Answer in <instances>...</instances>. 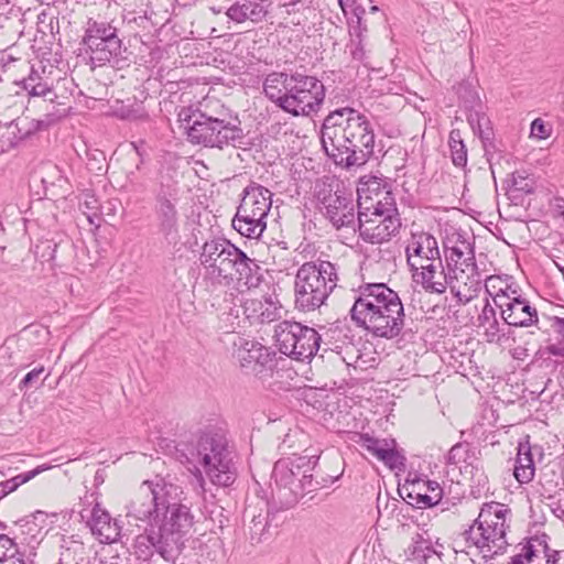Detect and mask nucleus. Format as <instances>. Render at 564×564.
I'll use <instances>...</instances> for the list:
<instances>
[{"mask_svg": "<svg viewBox=\"0 0 564 564\" xmlns=\"http://www.w3.org/2000/svg\"><path fill=\"white\" fill-rule=\"evenodd\" d=\"M535 543L539 546L543 547V552L545 553V564H555L560 553L557 551H552V554H549L550 549L544 540L539 538L529 540L521 549V553L517 554V556H521L522 560L527 561V563H532L533 558L536 557L538 550L535 547Z\"/></svg>", "mask_w": 564, "mask_h": 564, "instance_id": "nucleus-33", "label": "nucleus"}, {"mask_svg": "<svg viewBox=\"0 0 564 564\" xmlns=\"http://www.w3.org/2000/svg\"><path fill=\"white\" fill-rule=\"evenodd\" d=\"M94 536L101 543H113L120 539L121 527L117 519L96 503L91 510L90 519L87 522Z\"/></svg>", "mask_w": 564, "mask_h": 564, "instance_id": "nucleus-23", "label": "nucleus"}, {"mask_svg": "<svg viewBox=\"0 0 564 564\" xmlns=\"http://www.w3.org/2000/svg\"><path fill=\"white\" fill-rule=\"evenodd\" d=\"M370 214L371 216H376L379 218L386 217L387 214L397 216V208L393 207L392 204H382V202H378L376 205H372L370 207Z\"/></svg>", "mask_w": 564, "mask_h": 564, "instance_id": "nucleus-48", "label": "nucleus"}, {"mask_svg": "<svg viewBox=\"0 0 564 564\" xmlns=\"http://www.w3.org/2000/svg\"><path fill=\"white\" fill-rule=\"evenodd\" d=\"M562 514H564V510H561V512H558L557 518H562Z\"/></svg>", "mask_w": 564, "mask_h": 564, "instance_id": "nucleus-59", "label": "nucleus"}, {"mask_svg": "<svg viewBox=\"0 0 564 564\" xmlns=\"http://www.w3.org/2000/svg\"><path fill=\"white\" fill-rule=\"evenodd\" d=\"M550 134L551 127L547 123H545V121L542 120L541 118H536L531 122V138L543 140L549 138Z\"/></svg>", "mask_w": 564, "mask_h": 564, "instance_id": "nucleus-45", "label": "nucleus"}, {"mask_svg": "<svg viewBox=\"0 0 564 564\" xmlns=\"http://www.w3.org/2000/svg\"><path fill=\"white\" fill-rule=\"evenodd\" d=\"M414 489L419 492H424L426 489L425 480H421V479L414 480L411 482L410 488H406L408 491L414 490Z\"/></svg>", "mask_w": 564, "mask_h": 564, "instance_id": "nucleus-53", "label": "nucleus"}, {"mask_svg": "<svg viewBox=\"0 0 564 564\" xmlns=\"http://www.w3.org/2000/svg\"><path fill=\"white\" fill-rule=\"evenodd\" d=\"M512 185L516 191L532 194L534 192L535 182L527 171L522 170L512 173Z\"/></svg>", "mask_w": 564, "mask_h": 564, "instance_id": "nucleus-39", "label": "nucleus"}, {"mask_svg": "<svg viewBox=\"0 0 564 564\" xmlns=\"http://www.w3.org/2000/svg\"><path fill=\"white\" fill-rule=\"evenodd\" d=\"M368 212H358V230L364 241L370 243H382L390 240L401 227V221L395 215L387 214L378 218V225L368 221Z\"/></svg>", "mask_w": 564, "mask_h": 564, "instance_id": "nucleus-19", "label": "nucleus"}, {"mask_svg": "<svg viewBox=\"0 0 564 564\" xmlns=\"http://www.w3.org/2000/svg\"><path fill=\"white\" fill-rule=\"evenodd\" d=\"M47 123L43 120H35L29 117H20L9 124L0 138L1 152H8L17 148L21 142L30 139L36 132L46 129Z\"/></svg>", "mask_w": 564, "mask_h": 564, "instance_id": "nucleus-20", "label": "nucleus"}, {"mask_svg": "<svg viewBox=\"0 0 564 564\" xmlns=\"http://www.w3.org/2000/svg\"><path fill=\"white\" fill-rule=\"evenodd\" d=\"M359 210L361 212H368V221L373 224L375 226L378 225V218L379 217H376V216H371L370 214V207H362L361 204H359Z\"/></svg>", "mask_w": 564, "mask_h": 564, "instance_id": "nucleus-54", "label": "nucleus"}, {"mask_svg": "<svg viewBox=\"0 0 564 564\" xmlns=\"http://www.w3.org/2000/svg\"><path fill=\"white\" fill-rule=\"evenodd\" d=\"M280 317V310L271 301L263 303L258 319L260 323H271Z\"/></svg>", "mask_w": 564, "mask_h": 564, "instance_id": "nucleus-44", "label": "nucleus"}, {"mask_svg": "<svg viewBox=\"0 0 564 564\" xmlns=\"http://www.w3.org/2000/svg\"><path fill=\"white\" fill-rule=\"evenodd\" d=\"M406 497L412 500L410 503L420 509L431 508L438 503L436 496H430L427 492H419L415 489L409 490Z\"/></svg>", "mask_w": 564, "mask_h": 564, "instance_id": "nucleus-41", "label": "nucleus"}, {"mask_svg": "<svg viewBox=\"0 0 564 564\" xmlns=\"http://www.w3.org/2000/svg\"><path fill=\"white\" fill-rule=\"evenodd\" d=\"M510 513L505 505L491 501L485 503L474 524L464 532L466 542H471L481 552L496 555L508 545L506 540V516Z\"/></svg>", "mask_w": 564, "mask_h": 564, "instance_id": "nucleus-9", "label": "nucleus"}, {"mask_svg": "<svg viewBox=\"0 0 564 564\" xmlns=\"http://www.w3.org/2000/svg\"><path fill=\"white\" fill-rule=\"evenodd\" d=\"M350 308L352 322L372 337L394 339L405 324L404 306L399 294L386 283H364L356 291Z\"/></svg>", "mask_w": 564, "mask_h": 564, "instance_id": "nucleus-3", "label": "nucleus"}, {"mask_svg": "<svg viewBox=\"0 0 564 564\" xmlns=\"http://www.w3.org/2000/svg\"><path fill=\"white\" fill-rule=\"evenodd\" d=\"M412 278L430 293L443 294L447 286L451 288L453 293L455 290V286L452 285L455 276H453L449 270L445 271L441 256L438 260H431L424 263L416 272H412Z\"/></svg>", "mask_w": 564, "mask_h": 564, "instance_id": "nucleus-17", "label": "nucleus"}, {"mask_svg": "<svg viewBox=\"0 0 564 564\" xmlns=\"http://www.w3.org/2000/svg\"><path fill=\"white\" fill-rule=\"evenodd\" d=\"M359 444L390 469L401 470L405 467V457L397 451L394 440H380L369 434H362Z\"/></svg>", "mask_w": 564, "mask_h": 564, "instance_id": "nucleus-21", "label": "nucleus"}, {"mask_svg": "<svg viewBox=\"0 0 564 564\" xmlns=\"http://www.w3.org/2000/svg\"><path fill=\"white\" fill-rule=\"evenodd\" d=\"M268 514H252L249 525L250 541L252 544L261 543L268 532Z\"/></svg>", "mask_w": 564, "mask_h": 564, "instance_id": "nucleus-37", "label": "nucleus"}, {"mask_svg": "<svg viewBox=\"0 0 564 564\" xmlns=\"http://www.w3.org/2000/svg\"><path fill=\"white\" fill-rule=\"evenodd\" d=\"M326 155L346 169L361 166L373 155L376 134L368 118L351 107L330 111L321 129Z\"/></svg>", "mask_w": 564, "mask_h": 564, "instance_id": "nucleus-2", "label": "nucleus"}, {"mask_svg": "<svg viewBox=\"0 0 564 564\" xmlns=\"http://www.w3.org/2000/svg\"><path fill=\"white\" fill-rule=\"evenodd\" d=\"M241 306L243 314L248 319L258 318L263 306V302L258 299H247Z\"/></svg>", "mask_w": 564, "mask_h": 564, "instance_id": "nucleus-47", "label": "nucleus"}, {"mask_svg": "<svg viewBox=\"0 0 564 564\" xmlns=\"http://www.w3.org/2000/svg\"><path fill=\"white\" fill-rule=\"evenodd\" d=\"M551 328L555 334V340L546 346V351L564 360V317L554 316L551 318Z\"/></svg>", "mask_w": 564, "mask_h": 564, "instance_id": "nucleus-35", "label": "nucleus"}, {"mask_svg": "<svg viewBox=\"0 0 564 564\" xmlns=\"http://www.w3.org/2000/svg\"><path fill=\"white\" fill-rule=\"evenodd\" d=\"M510 564V563H509Z\"/></svg>", "mask_w": 564, "mask_h": 564, "instance_id": "nucleus-61", "label": "nucleus"}, {"mask_svg": "<svg viewBox=\"0 0 564 564\" xmlns=\"http://www.w3.org/2000/svg\"><path fill=\"white\" fill-rule=\"evenodd\" d=\"M317 198L325 217L334 227L339 229L355 225V205L350 195L341 191L333 192L330 188H323L318 192Z\"/></svg>", "mask_w": 564, "mask_h": 564, "instance_id": "nucleus-15", "label": "nucleus"}, {"mask_svg": "<svg viewBox=\"0 0 564 564\" xmlns=\"http://www.w3.org/2000/svg\"><path fill=\"white\" fill-rule=\"evenodd\" d=\"M180 119L193 144L218 149L229 145L238 148L242 144L245 135L240 121L238 118L232 119L227 111L220 112L219 116H212L199 111L188 115L183 110Z\"/></svg>", "mask_w": 564, "mask_h": 564, "instance_id": "nucleus-6", "label": "nucleus"}, {"mask_svg": "<svg viewBox=\"0 0 564 564\" xmlns=\"http://www.w3.org/2000/svg\"><path fill=\"white\" fill-rule=\"evenodd\" d=\"M527 438H529V436H527ZM535 455H539L540 458L543 457L541 446L531 445L529 440L519 443L513 475L520 484H528L533 479L535 473Z\"/></svg>", "mask_w": 564, "mask_h": 564, "instance_id": "nucleus-24", "label": "nucleus"}, {"mask_svg": "<svg viewBox=\"0 0 564 564\" xmlns=\"http://www.w3.org/2000/svg\"><path fill=\"white\" fill-rule=\"evenodd\" d=\"M494 303L500 308L501 318L509 326L529 327L539 321L536 308L516 290L497 293Z\"/></svg>", "mask_w": 564, "mask_h": 564, "instance_id": "nucleus-13", "label": "nucleus"}, {"mask_svg": "<svg viewBox=\"0 0 564 564\" xmlns=\"http://www.w3.org/2000/svg\"><path fill=\"white\" fill-rule=\"evenodd\" d=\"M48 468L50 467H47V466H39L33 470L19 474L11 479L2 481L0 484V499L10 492H13L15 489H18L19 486L28 482L29 480L34 478L36 475H39L41 471L46 470Z\"/></svg>", "mask_w": 564, "mask_h": 564, "instance_id": "nucleus-36", "label": "nucleus"}, {"mask_svg": "<svg viewBox=\"0 0 564 564\" xmlns=\"http://www.w3.org/2000/svg\"><path fill=\"white\" fill-rule=\"evenodd\" d=\"M232 227L242 236L248 238H258L262 235L267 227L265 218L259 217L258 215L246 213H237L232 219Z\"/></svg>", "mask_w": 564, "mask_h": 564, "instance_id": "nucleus-28", "label": "nucleus"}, {"mask_svg": "<svg viewBox=\"0 0 564 564\" xmlns=\"http://www.w3.org/2000/svg\"><path fill=\"white\" fill-rule=\"evenodd\" d=\"M209 514V520L213 523L210 527V531L217 533L218 531H223L229 524V512L221 506L212 505V507L207 510Z\"/></svg>", "mask_w": 564, "mask_h": 564, "instance_id": "nucleus-38", "label": "nucleus"}, {"mask_svg": "<svg viewBox=\"0 0 564 564\" xmlns=\"http://www.w3.org/2000/svg\"><path fill=\"white\" fill-rule=\"evenodd\" d=\"M467 121L480 140L484 143V149L486 155H488V162L491 164V159L489 158V145H492V129L489 127V119L485 113H480L479 111H470L467 116Z\"/></svg>", "mask_w": 564, "mask_h": 564, "instance_id": "nucleus-30", "label": "nucleus"}, {"mask_svg": "<svg viewBox=\"0 0 564 564\" xmlns=\"http://www.w3.org/2000/svg\"><path fill=\"white\" fill-rule=\"evenodd\" d=\"M44 68L40 72L32 67L29 76L22 80V86L29 95L34 97L42 96L46 100L53 102L57 95L52 90L51 83L47 77H44Z\"/></svg>", "mask_w": 564, "mask_h": 564, "instance_id": "nucleus-27", "label": "nucleus"}, {"mask_svg": "<svg viewBox=\"0 0 564 564\" xmlns=\"http://www.w3.org/2000/svg\"><path fill=\"white\" fill-rule=\"evenodd\" d=\"M446 268L458 279L457 271L464 273L466 270L476 268L475 252H468L465 250H457L454 248H444Z\"/></svg>", "mask_w": 564, "mask_h": 564, "instance_id": "nucleus-29", "label": "nucleus"}, {"mask_svg": "<svg viewBox=\"0 0 564 564\" xmlns=\"http://www.w3.org/2000/svg\"><path fill=\"white\" fill-rule=\"evenodd\" d=\"M44 367L40 366L28 372L19 383V389L22 391L35 387L40 380L41 375L44 372Z\"/></svg>", "mask_w": 564, "mask_h": 564, "instance_id": "nucleus-46", "label": "nucleus"}, {"mask_svg": "<svg viewBox=\"0 0 564 564\" xmlns=\"http://www.w3.org/2000/svg\"><path fill=\"white\" fill-rule=\"evenodd\" d=\"M408 552L413 560L424 563H426L434 554H437L431 540L425 539L420 533H416L415 536H413L412 543L408 547Z\"/></svg>", "mask_w": 564, "mask_h": 564, "instance_id": "nucleus-34", "label": "nucleus"}, {"mask_svg": "<svg viewBox=\"0 0 564 564\" xmlns=\"http://www.w3.org/2000/svg\"><path fill=\"white\" fill-rule=\"evenodd\" d=\"M455 296L458 297V301L463 304H466L469 301L468 297L462 299L459 291L455 293Z\"/></svg>", "mask_w": 564, "mask_h": 564, "instance_id": "nucleus-56", "label": "nucleus"}, {"mask_svg": "<svg viewBox=\"0 0 564 564\" xmlns=\"http://www.w3.org/2000/svg\"><path fill=\"white\" fill-rule=\"evenodd\" d=\"M19 550V545L13 539L9 538L7 534H0V563L3 562L4 558H9L8 556L15 555Z\"/></svg>", "mask_w": 564, "mask_h": 564, "instance_id": "nucleus-43", "label": "nucleus"}, {"mask_svg": "<svg viewBox=\"0 0 564 564\" xmlns=\"http://www.w3.org/2000/svg\"><path fill=\"white\" fill-rule=\"evenodd\" d=\"M9 558H4L3 562H1L0 564H26L25 563V556H24V553L21 552L20 550L17 552L15 555H12V556H8Z\"/></svg>", "mask_w": 564, "mask_h": 564, "instance_id": "nucleus-51", "label": "nucleus"}, {"mask_svg": "<svg viewBox=\"0 0 564 564\" xmlns=\"http://www.w3.org/2000/svg\"><path fill=\"white\" fill-rule=\"evenodd\" d=\"M83 41L94 64H110L118 69L128 65L127 47L123 46L117 28L109 22L89 19Z\"/></svg>", "mask_w": 564, "mask_h": 564, "instance_id": "nucleus-10", "label": "nucleus"}, {"mask_svg": "<svg viewBox=\"0 0 564 564\" xmlns=\"http://www.w3.org/2000/svg\"><path fill=\"white\" fill-rule=\"evenodd\" d=\"M426 489L425 492L430 496H436L438 498V502H441L443 497V489L441 488L440 484L434 480H425Z\"/></svg>", "mask_w": 564, "mask_h": 564, "instance_id": "nucleus-49", "label": "nucleus"}, {"mask_svg": "<svg viewBox=\"0 0 564 564\" xmlns=\"http://www.w3.org/2000/svg\"><path fill=\"white\" fill-rule=\"evenodd\" d=\"M562 514H564V510H561V512H558L557 518H562Z\"/></svg>", "mask_w": 564, "mask_h": 564, "instance_id": "nucleus-60", "label": "nucleus"}, {"mask_svg": "<svg viewBox=\"0 0 564 564\" xmlns=\"http://www.w3.org/2000/svg\"><path fill=\"white\" fill-rule=\"evenodd\" d=\"M229 268L223 274V284L230 285L234 281L242 282L248 289L257 288L262 281L261 268L256 259L247 256L234 243L229 250Z\"/></svg>", "mask_w": 564, "mask_h": 564, "instance_id": "nucleus-14", "label": "nucleus"}, {"mask_svg": "<svg viewBox=\"0 0 564 564\" xmlns=\"http://www.w3.org/2000/svg\"><path fill=\"white\" fill-rule=\"evenodd\" d=\"M241 348L242 354L240 355V360L242 361V366H245V362H256L263 366L270 359L269 349L258 341L245 340Z\"/></svg>", "mask_w": 564, "mask_h": 564, "instance_id": "nucleus-31", "label": "nucleus"}, {"mask_svg": "<svg viewBox=\"0 0 564 564\" xmlns=\"http://www.w3.org/2000/svg\"><path fill=\"white\" fill-rule=\"evenodd\" d=\"M272 205V193L264 186L251 183L242 192V198L237 209L240 213L258 215L267 218Z\"/></svg>", "mask_w": 564, "mask_h": 564, "instance_id": "nucleus-22", "label": "nucleus"}, {"mask_svg": "<svg viewBox=\"0 0 564 564\" xmlns=\"http://www.w3.org/2000/svg\"><path fill=\"white\" fill-rule=\"evenodd\" d=\"M562 514H564V510H561V512H558L557 518H562Z\"/></svg>", "mask_w": 564, "mask_h": 564, "instance_id": "nucleus-58", "label": "nucleus"}, {"mask_svg": "<svg viewBox=\"0 0 564 564\" xmlns=\"http://www.w3.org/2000/svg\"><path fill=\"white\" fill-rule=\"evenodd\" d=\"M264 95L283 111L297 117L317 112L325 99L324 84L304 73L272 72L263 82Z\"/></svg>", "mask_w": 564, "mask_h": 564, "instance_id": "nucleus-5", "label": "nucleus"}, {"mask_svg": "<svg viewBox=\"0 0 564 564\" xmlns=\"http://www.w3.org/2000/svg\"><path fill=\"white\" fill-rule=\"evenodd\" d=\"M175 448L181 463L195 468L200 465L214 485L229 487L235 482L237 471L234 455L220 432L213 429L199 431L187 441L180 442Z\"/></svg>", "mask_w": 564, "mask_h": 564, "instance_id": "nucleus-4", "label": "nucleus"}, {"mask_svg": "<svg viewBox=\"0 0 564 564\" xmlns=\"http://www.w3.org/2000/svg\"><path fill=\"white\" fill-rule=\"evenodd\" d=\"M279 350L295 360H310L318 350L321 336L312 327L297 322L283 321L274 327Z\"/></svg>", "mask_w": 564, "mask_h": 564, "instance_id": "nucleus-11", "label": "nucleus"}, {"mask_svg": "<svg viewBox=\"0 0 564 564\" xmlns=\"http://www.w3.org/2000/svg\"><path fill=\"white\" fill-rule=\"evenodd\" d=\"M317 462L318 456L315 455H294L281 458L274 464L272 477L286 507L294 506L306 494L322 487L312 474Z\"/></svg>", "mask_w": 564, "mask_h": 564, "instance_id": "nucleus-8", "label": "nucleus"}, {"mask_svg": "<svg viewBox=\"0 0 564 564\" xmlns=\"http://www.w3.org/2000/svg\"><path fill=\"white\" fill-rule=\"evenodd\" d=\"M232 243L225 238H214L206 241L199 254L200 264L213 282L223 284V274L229 268V250Z\"/></svg>", "mask_w": 564, "mask_h": 564, "instance_id": "nucleus-16", "label": "nucleus"}, {"mask_svg": "<svg viewBox=\"0 0 564 564\" xmlns=\"http://www.w3.org/2000/svg\"><path fill=\"white\" fill-rule=\"evenodd\" d=\"M474 243V240H468L462 232H454L443 241V248H454L457 250L475 252Z\"/></svg>", "mask_w": 564, "mask_h": 564, "instance_id": "nucleus-40", "label": "nucleus"}, {"mask_svg": "<svg viewBox=\"0 0 564 564\" xmlns=\"http://www.w3.org/2000/svg\"><path fill=\"white\" fill-rule=\"evenodd\" d=\"M268 11L263 4V0H243L242 2H236L228 8L227 17L237 22L242 23L247 20L258 23L261 22Z\"/></svg>", "mask_w": 564, "mask_h": 564, "instance_id": "nucleus-25", "label": "nucleus"}, {"mask_svg": "<svg viewBox=\"0 0 564 564\" xmlns=\"http://www.w3.org/2000/svg\"><path fill=\"white\" fill-rule=\"evenodd\" d=\"M178 490L164 478L144 480L127 507V517L141 523L137 525L149 543L167 561L180 553L194 527L191 508L173 501Z\"/></svg>", "mask_w": 564, "mask_h": 564, "instance_id": "nucleus-1", "label": "nucleus"}, {"mask_svg": "<svg viewBox=\"0 0 564 564\" xmlns=\"http://www.w3.org/2000/svg\"><path fill=\"white\" fill-rule=\"evenodd\" d=\"M95 204H97V200L94 197H91V200L85 202V206L87 208V212L85 213L87 214V219L90 224H95L94 218L98 217V207L95 206Z\"/></svg>", "mask_w": 564, "mask_h": 564, "instance_id": "nucleus-50", "label": "nucleus"}, {"mask_svg": "<svg viewBox=\"0 0 564 564\" xmlns=\"http://www.w3.org/2000/svg\"><path fill=\"white\" fill-rule=\"evenodd\" d=\"M351 56L357 61H361L365 57V51L360 41L356 44V47L351 50Z\"/></svg>", "mask_w": 564, "mask_h": 564, "instance_id": "nucleus-52", "label": "nucleus"}, {"mask_svg": "<svg viewBox=\"0 0 564 564\" xmlns=\"http://www.w3.org/2000/svg\"><path fill=\"white\" fill-rule=\"evenodd\" d=\"M337 281L335 263L321 259L303 263L295 275V307L303 313L319 308L336 288Z\"/></svg>", "mask_w": 564, "mask_h": 564, "instance_id": "nucleus-7", "label": "nucleus"}, {"mask_svg": "<svg viewBox=\"0 0 564 564\" xmlns=\"http://www.w3.org/2000/svg\"><path fill=\"white\" fill-rule=\"evenodd\" d=\"M477 319L478 326L485 328L484 335L488 343L499 344L506 337V334L502 332V328L500 327L499 321L497 318L496 310L490 304L489 300H486V303Z\"/></svg>", "mask_w": 564, "mask_h": 564, "instance_id": "nucleus-26", "label": "nucleus"}, {"mask_svg": "<svg viewBox=\"0 0 564 564\" xmlns=\"http://www.w3.org/2000/svg\"><path fill=\"white\" fill-rule=\"evenodd\" d=\"M510 564H527V561L522 560L521 556H512Z\"/></svg>", "mask_w": 564, "mask_h": 564, "instance_id": "nucleus-55", "label": "nucleus"}, {"mask_svg": "<svg viewBox=\"0 0 564 564\" xmlns=\"http://www.w3.org/2000/svg\"><path fill=\"white\" fill-rule=\"evenodd\" d=\"M451 159L455 166L464 167L467 164V148L459 129H453L448 135Z\"/></svg>", "mask_w": 564, "mask_h": 564, "instance_id": "nucleus-32", "label": "nucleus"}, {"mask_svg": "<svg viewBox=\"0 0 564 564\" xmlns=\"http://www.w3.org/2000/svg\"><path fill=\"white\" fill-rule=\"evenodd\" d=\"M411 272H416L424 263L438 260L440 248L436 238L429 232L413 234L405 248Z\"/></svg>", "mask_w": 564, "mask_h": 564, "instance_id": "nucleus-18", "label": "nucleus"}, {"mask_svg": "<svg viewBox=\"0 0 564 564\" xmlns=\"http://www.w3.org/2000/svg\"><path fill=\"white\" fill-rule=\"evenodd\" d=\"M471 449L466 443H457L454 445L447 454V464L457 465L459 463H466L470 457Z\"/></svg>", "mask_w": 564, "mask_h": 564, "instance_id": "nucleus-42", "label": "nucleus"}, {"mask_svg": "<svg viewBox=\"0 0 564 564\" xmlns=\"http://www.w3.org/2000/svg\"><path fill=\"white\" fill-rule=\"evenodd\" d=\"M178 196L180 188L174 181H161L154 192L153 212L158 230L169 243H176L180 237Z\"/></svg>", "mask_w": 564, "mask_h": 564, "instance_id": "nucleus-12", "label": "nucleus"}, {"mask_svg": "<svg viewBox=\"0 0 564 564\" xmlns=\"http://www.w3.org/2000/svg\"><path fill=\"white\" fill-rule=\"evenodd\" d=\"M338 1H339L340 7L344 9L346 0H338Z\"/></svg>", "mask_w": 564, "mask_h": 564, "instance_id": "nucleus-57", "label": "nucleus"}]
</instances>
